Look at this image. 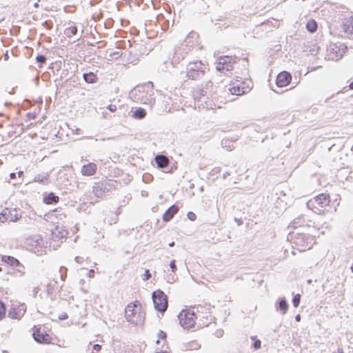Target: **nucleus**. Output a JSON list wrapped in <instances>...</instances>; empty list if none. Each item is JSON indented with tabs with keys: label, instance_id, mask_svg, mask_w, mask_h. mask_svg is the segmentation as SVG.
<instances>
[{
	"label": "nucleus",
	"instance_id": "f257e3e1",
	"mask_svg": "<svg viewBox=\"0 0 353 353\" xmlns=\"http://www.w3.org/2000/svg\"><path fill=\"white\" fill-rule=\"evenodd\" d=\"M288 240L292 244L294 249L299 252H304L310 250L314 242V237L312 235L304 233L290 232Z\"/></svg>",
	"mask_w": 353,
	"mask_h": 353
},
{
	"label": "nucleus",
	"instance_id": "f03ea898",
	"mask_svg": "<svg viewBox=\"0 0 353 353\" xmlns=\"http://www.w3.org/2000/svg\"><path fill=\"white\" fill-rule=\"evenodd\" d=\"M125 316L129 323L135 325H140L143 323L145 313L142 311L139 301L130 303L127 305L125 310Z\"/></svg>",
	"mask_w": 353,
	"mask_h": 353
},
{
	"label": "nucleus",
	"instance_id": "7ed1b4c3",
	"mask_svg": "<svg viewBox=\"0 0 353 353\" xmlns=\"http://www.w3.org/2000/svg\"><path fill=\"white\" fill-rule=\"evenodd\" d=\"M212 82L211 81H208L205 83L204 86L203 85L197 86L194 88L192 91V97L194 98V101H197L198 102L204 101L205 103L204 108H212V107L208 103L207 101L210 99V96L212 98L214 97V94L212 93Z\"/></svg>",
	"mask_w": 353,
	"mask_h": 353
},
{
	"label": "nucleus",
	"instance_id": "20e7f679",
	"mask_svg": "<svg viewBox=\"0 0 353 353\" xmlns=\"http://www.w3.org/2000/svg\"><path fill=\"white\" fill-rule=\"evenodd\" d=\"M330 196L325 194H320L309 200L306 205L307 208L311 209L316 214H321L324 212V208L329 205Z\"/></svg>",
	"mask_w": 353,
	"mask_h": 353
},
{
	"label": "nucleus",
	"instance_id": "39448f33",
	"mask_svg": "<svg viewBox=\"0 0 353 353\" xmlns=\"http://www.w3.org/2000/svg\"><path fill=\"white\" fill-rule=\"evenodd\" d=\"M205 68L200 61L190 62L186 67V75L189 79L196 80L204 75Z\"/></svg>",
	"mask_w": 353,
	"mask_h": 353
},
{
	"label": "nucleus",
	"instance_id": "423d86ee",
	"mask_svg": "<svg viewBox=\"0 0 353 353\" xmlns=\"http://www.w3.org/2000/svg\"><path fill=\"white\" fill-rule=\"evenodd\" d=\"M152 298L155 310L160 312H164L167 310L168 298L163 291L158 290L153 292Z\"/></svg>",
	"mask_w": 353,
	"mask_h": 353
},
{
	"label": "nucleus",
	"instance_id": "0eeeda50",
	"mask_svg": "<svg viewBox=\"0 0 353 353\" xmlns=\"http://www.w3.org/2000/svg\"><path fill=\"white\" fill-rule=\"evenodd\" d=\"M347 50V46L342 43H330L327 48L329 59L338 60L343 56Z\"/></svg>",
	"mask_w": 353,
	"mask_h": 353
},
{
	"label": "nucleus",
	"instance_id": "6e6552de",
	"mask_svg": "<svg viewBox=\"0 0 353 353\" xmlns=\"http://www.w3.org/2000/svg\"><path fill=\"white\" fill-rule=\"evenodd\" d=\"M180 325L186 329L192 328L195 324V314L190 310H183L178 315Z\"/></svg>",
	"mask_w": 353,
	"mask_h": 353
},
{
	"label": "nucleus",
	"instance_id": "1a4fd4ad",
	"mask_svg": "<svg viewBox=\"0 0 353 353\" xmlns=\"http://www.w3.org/2000/svg\"><path fill=\"white\" fill-rule=\"evenodd\" d=\"M21 218V214L18 213L16 208H5L0 213V221L5 223L6 221L16 222Z\"/></svg>",
	"mask_w": 353,
	"mask_h": 353
},
{
	"label": "nucleus",
	"instance_id": "9d476101",
	"mask_svg": "<svg viewBox=\"0 0 353 353\" xmlns=\"http://www.w3.org/2000/svg\"><path fill=\"white\" fill-rule=\"evenodd\" d=\"M144 89L143 87H140L135 90L137 95L136 99L140 101L143 104L152 106L155 102V99L153 97V92L152 90H150V92H145Z\"/></svg>",
	"mask_w": 353,
	"mask_h": 353
},
{
	"label": "nucleus",
	"instance_id": "9b49d317",
	"mask_svg": "<svg viewBox=\"0 0 353 353\" xmlns=\"http://www.w3.org/2000/svg\"><path fill=\"white\" fill-rule=\"evenodd\" d=\"M26 311V305L25 303L12 304L9 312L8 317L12 319H20Z\"/></svg>",
	"mask_w": 353,
	"mask_h": 353
},
{
	"label": "nucleus",
	"instance_id": "f8f14e48",
	"mask_svg": "<svg viewBox=\"0 0 353 353\" xmlns=\"http://www.w3.org/2000/svg\"><path fill=\"white\" fill-rule=\"evenodd\" d=\"M232 59V57H220L216 63V70L224 74H226L225 72L232 71L233 70V63L231 62Z\"/></svg>",
	"mask_w": 353,
	"mask_h": 353
},
{
	"label": "nucleus",
	"instance_id": "ddd939ff",
	"mask_svg": "<svg viewBox=\"0 0 353 353\" xmlns=\"http://www.w3.org/2000/svg\"><path fill=\"white\" fill-rule=\"evenodd\" d=\"M290 226L296 228L302 226H307L308 228L314 227V222L312 220L307 219L305 215H301L295 218L292 223Z\"/></svg>",
	"mask_w": 353,
	"mask_h": 353
},
{
	"label": "nucleus",
	"instance_id": "4468645a",
	"mask_svg": "<svg viewBox=\"0 0 353 353\" xmlns=\"http://www.w3.org/2000/svg\"><path fill=\"white\" fill-rule=\"evenodd\" d=\"M292 80L291 74L287 71H283L279 73L276 79V84L278 87L287 86Z\"/></svg>",
	"mask_w": 353,
	"mask_h": 353
},
{
	"label": "nucleus",
	"instance_id": "2eb2a0df",
	"mask_svg": "<svg viewBox=\"0 0 353 353\" xmlns=\"http://www.w3.org/2000/svg\"><path fill=\"white\" fill-rule=\"evenodd\" d=\"M243 84V82L240 81H236L235 82L232 83L230 85L228 90L231 93L232 95L240 96L245 94L247 92L248 88H245L242 86Z\"/></svg>",
	"mask_w": 353,
	"mask_h": 353
},
{
	"label": "nucleus",
	"instance_id": "dca6fc26",
	"mask_svg": "<svg viewBox=\"0 0 353 353\" xmlns=\"http://www.w3.org/2000/svg\"><path fill=\"white\" fill-rule=\"evenodd\" d=\"M68 234V232L61 228L57 226L54 229L51 231L52 239L55 241H61L63 239H65Z\"/></svg>",
	"mask_w": 353,
	"mask_h": 353
},
{
	"label": "nucleus",
	"instance_id": "f3484780",
	"mask_svg": "<svg viewBox=\"0 0 353 353\" xmlns=\"http://www.w3.org/2000/svg\"><path fill=\"white\" fill-rule=\"evenodd\" d=\"M97 165L94 163H89L83 165L81 168V174L83 176H92L95 174L97 171Z\"/></svg>",
	"mask_w": 353,
	"mask_h": 353
},
{
	"label": "nucleus",
	"instance_id": "a211bd4d",
	"mask_svg": "<svg viewBox=\"0 0 353 353\" xmlns=\"http://www.w3.org/2000/svg\"><path fill=\"white\" fill-rule=\"evenodd\" d=\"M2 261L10 265L12 267H19L25 269L24 265L21 264L18 259L11 256H3Z\"/></svg>",
	"mask_w": 353,
	"mask_h": 353
},
{
	"label": "nucleus",
	"instance_id": "6ab92c4d",
	"mask_svg": "<svg viewBox=\"0 0 353 353\" xmlns=\"http://www.w3.org/2000/svg\"><path fill=\"white\" fill-rule=\"evenodd\" d=\"M178 210L179 208L176 205H172L164 212L163 215V220L166 222L170 221L174 214L177 213Z\"/></svg>",
	"mask_w": 353,
	"mask_h": 353
},
{
	"label": "nucleus",
	"instance_id": "aec40b11",
	"mask_svg": "<svg viewBox=\"0 0 353 353\" xmlns=\"http://www.w3.org/2000/svg\"><path fill=\"white\" fill-rule=\"evenodd\" d=\"M342 29L347 34H353V17L345 19L343 21Z\"/></svg>",
	"mask_w": 353,
	"mask_h": 353
},
{
	"label": "nucleus",
	"instance_id": "412c9836",
	"mask_svg": "<svg viewBox=\"0 0 353 353\" xmlns=\"http://www.w3.org/2000/svg\"><path fill=\"white\" fill-rule=\"evenodd\" d=\"M155 161L159 168H164L168 166L169 159L164 155L159 154L156 156Z\"/></svg>",
	"mask_w": 353,
	"mask_h": 353
},
{
	"label": "nucleus",
	"instance_id": "4be33fe9",
	"mask_svg": "<svg viewBox=\"0 0 353 353\" xmlns=\"http://www.w3.org/2000/svg\"><path fill=\"white\" fill-rule=\"evenodd\" d=\"M200 347V345L196 341H192L187 343H183L181 346V350L183 351L198 350Z\"/></svg>",
	"mask_w": 353,
	"mask_h": 353
},
{
	"label": "nucleus",
	"instance_id": "5701e85b",
	"mask_svg": "<svg viewBox=\"0 0 353 353\" xmlns=\"http://www.w3.org/2000/svg\"><path fill=\"white\" fill-rule=\"evenodd\" d=\"M34 339L39 343H48V336L44 335L42 333H41L39 331H37L33 332L32 334Z\"/></svg>",
	"mask_w": 353,
	"mask_h": 353
},
{
	"label": "nucleus",
	"instance_id": "b1692460",
	"mask_svg": "<svg viewBox=\"0 0 353 353\" xmlns=\"http://www.w3.org/2000/svg\"><path fill=\"white\" fill-rule=\"evenodd\" d=\"M59 201L58 196L55 195L53 192L49 193L47 196L43 198V201L46 204L57 203Z\"/></svg>",
	"mask_w": 353,
	"mask_h": 353
},
{
	"label": "nucleus",
	"instance_id": "393cba45",
	"mask_svg": "<svg viewBox=\"0 0 353 353\" xmlns=\"http://www.w3.org/2000/svg\"><path fill=\"white\" fill-rule=\"evenodd\" d=\"M146 115L145 110L142 108H137L132 112V117L135 119H143Z\"/></svg>",
	"mask_w": 353,
	"mask_h": 353
},
{
	"label": "nucleus",
	"instance_id": "a878e982",
	"mask_svg": "<svg viewBox=\"0 0 353 353\" xmlns=\"http://www.w3.org/2000/svg\"><path fill=\"white\" fill-rule=\"evenodd\" d=\"M83 77L85 81L89 83H95L97 80L96 74H94L93 72L84 73L83 74Z\"/></svg>",
	"mask_w": 353,
	"mask_h": 353
},
{
	"label": "nucleus",
	"instance_id": "bb28decb",
	"mask_svg": "<svg viewBox=\"0 0 353 353\" xmlns=\"http://www.w3.org/2000/svg\"><path fill=\"white\" fill-rule=\"evenodd\" d=\"M306 28L307 30L313 33L316 31L317 30V23L314 19H310L306 24Z\"/></svg>",
	"mask_w": 353,
	"mask_h": 353
},
{
	"label": "nucleus",
	"instance_id": "cd10ccee",
	"mask_svg": "<svg viewBox=\"0 0 353 353\" xmlns=\"http://www.w3.org/2000/svg\"><path fill=\"white\" fill-rule=\"evenodd\" d=\"M48 177L47 173L39 174L34 176V181L44 184L48 181Z\"/></svg>",
	"mask_w": 353,
	"mask_h": 353
},
{
	"label": "nucleus",
	"instance_id": "c85d7f7f",
	"mask_svg": "<svg viewBox=\"0 0 353 353\" xmlns=\"http://www.w3.org/2000/svg\"><path fill=\"white\" fill-rule=\"evenodd\" d=\"M221 145L223 148H225L228 151H231L234 148V142L229 139H223L221 141Z\"/></svg>",
	"mask_w": 353,
	"mask_h": 353
},
{
	"label": "nucleus",
	"instance_id": "c756f323",
	"mask_svg": "<svg viewBox=\"0 0 353 353\" xmlns=\"http://www.w3.org/2000/svg\"><path fill=\"white\" fill-rule=\"evenodd\" d=\"M279 308L282 314H285L288 310V304L285 299H281L279 303Z\"/></svg>",
	"mask_w": 353,
	"mask_h": 353
},
{
	"label": "nucleus",
	"instance_id": "7c9ffc66",
	"mask_svg": "<svg viewBox=\"0 0 353 353\" xmlns=\"http://www.w3.org/2000/svg\"><path fill=\"white\" fill-rule=\"evenodd\" d=\"M77 28L76 26L68 27L65 30V32H64V34L68 37L74 36V35L77 34Z\"/></svg>",
	"mask_w": 353,
	"mask_h": 353
},
{
	"label": "nucleus",
	"instance_id": "2f4dec72",
	"mask_svg": "<svg viewBox=\"0 0 353 353\" xmlns=\"http://www.w3.org/2000/svg\"><path fill=\"white\" fill-rule=\"evenodd\" d=\"M93 193L97 197H101L103 194V191L99 184H95L93 186Z\"/></svg>",
	"mask_w": 353,
	"mask_h": 353
},
{
	"label": "nucleus",
	"instance_id": "473e14b6",
	"mask_svg": "<svg viewBox=\"0 0 353 353\" xmlns=\"http://www.w3.org/2000/svg\"><path fill=\"white\" fill-rule=\"evenodd\" d=\"M251 339L254 341V343L252 345L254 349H255V350L260 349L261 346V341L259 339H257L256 336H251Z\"/></svg>",
	"mask_w": 353,
	"mask_h": 353
},
{
	"label": "nucleus",
	"instance_id": "72a5a7b5",
	"mask_svg": "<svg viewBox=\"0 0 353 353\" xmlns=\"http://www.w3.org/2000/svg\"><path fill=\"white\" fill-rule=\"evenodd\" d=\"M301 296L299 294L295 295L292 299V303L294 307H297L300 304Z\"/></svg>",
	"mask_w": 353,
	"mask_h": 353
},
{
	"label": "nucleus",
	"instance_id": "f704fd0d",
	"mask_svg": "<svg viewBox=\"0 0 353 353\" xmlns=\"http://www.w3.org/2000/svg\"><path fill=\"white\" fill-rule=\"evenodd\" d=\"M37 62L41 65L44 63L46 61V57L43 55L39 54L36 57Z\"/></svg>",
	"mask_w": 353,
	"mask_h": 353
},
{
	"label": "nucleus",
	"instance_id": "c9c22d12",
	"mask_svg": "<svg viewBox=\"0 0 353 353\" xmlns=\"http://www.w3.org/2000/svg\"><path fill=\"white\" fill-rule=\"evenodd\" d=\"M6 313V307L2 302H0V320L3 319Z\"/></svg>",
	"mask_w": 353,
	"mask_h": 353
},
{
	"label": "nucleus",
	"instance_id": "e433bc0d",
	"mask_svg": "<svg viewBox=\"0 0 353 353\" xmlns=\"http://www.w3.org/2000/svg\"><path fill=\"white\" fill-rule=\"evenodd\" d=\"M187 216L190 221H195L196 219V215L192 212H188Z\"/></svg>",
	"mask_w": 353,
	"mask_h": 353
},
{
	"label": "nucleus",
	"instance_id": "4c0bfd02",
	"mask_svg": "<svg viewBox=\"0 0 353 353\" xmlns=\"http://www.w3.org/2000/svg\"><path fill=\"white\" fill-rule=\"evenodd\" d=\"M151 277V274L148 270H146L145 271V273L143 274V279L144 281L148 280Z\"/></svg>",
	"mask_w": 353,
	"mask_h": 353
},
{
	"label": "nucleus",
	"instance_id": "58836bf2",
	"mask_svg": "<svg viewBox=\"0 0 353 353\" xmlns=\"http://www.w3.org/2000/svg\"><path fill=\"white\" fill-rule=\"evenodd\" d=\"M170 268H171V270H172V272H176V271L177 268H176V264H175V261H174V260H173V261H172L170 262Z\"/></svg>",
	"mask_w": 353,
	"mask_h": 353
},
{
	"label": "nucleus",
	"instance_id": "ea45409f",
	"mask_svg": "<svg viewBox=\"0 0 353 353\" xmlns=\"http://www.w3.org/2000/svg\"><path fill=\"white\" fill-rule=\"evenodd\" d=\"M108 109L112 112H114L117 110V105L114 104H110L108 105Z\"/></svg>",
	"mask_w": 353,
	"mask_h": 353
},
{
	"label": "nucleus",
	"instance_id": "a19ab883",
	"mask_svg": "<svg viewBox=\"0 0 353 353\" xmlns=\"http://www.w3.org/2000/svg\"><path fill=\"white\" fill-rule=\"evenodd\" d=\"M159 338L161 339H165L166 338V334L162 330H160L158 334Z\"/></svg>",
	"mask_w": 353,
	"mask_h": 353
},
{
	"label": "nucleus",
	"instance_id": "79ce46f5",
	"mask_svg": "<svg viewBox=\"0 0 353 353\" xmlns=\"http://www.w3.org/2000/svg\"><path fill=\"white\" fill-rule=\"evenodd\" d=\"M101 349V345L99 344H94L92 346L93 351L99 352Z\"/></svg>",
	"mask_w": 353,
	"mask_h": 353
},
{
	"label": "nucleus",
	"instance_id": "37998d69",
	"mask_svg": "<svg viewBox=\"0 0 353 353\" xmlns=\"http://www.w3.org/2000/svg\"><path fill=\"white\" fill-rule=\"evenodd\" d=\"M68 317V314L66 313L63 312L61 315L59 316V319L63 321V320L67 319Z\"/></svg>",
	"mask_w": 353,
	"mask_h": 353
},
{
	"label": "nucleus",
	"instance_id": "c03bdc74",
	"mask_svg": "<svg viewBox=\"0 0 353 353\" xmlns=\"http://www.w3.org/2000/svg\"><path fill=\"white\" fill-rule=\"evenodd\" d=\"M223 331L222 330H217L216 332H215V335L217 336V337H221L223 336Z\"/></svg>",
	"mask_w": 353,
	"mask_h": 353
},
{
	"label": "nucleus",
	"instance_id": "a18cd8bd",
	"mask_svg": "<svg viewBox=\"0 0 353 353\" xmlns=\"http://www.w3.org/2000/svg\"><path fill=\"white\" fill-rule=\"evenodd\" d=\"M74 261H76V263L81 264L83 263V257L81 256H76Z\"/></svg>",
	"mask_w": 353,
	"mask_h": 353
},
{
	"label": "nucleus",
	"instance_id": "49530a36",
	"mask_svg": "<svg viewBox=\"0 0 353 353\" xmlns=\"http://www.w3.org/2000/svg\"><path fill=\"white\" fill-rule=\"evenodd\" d=\"M17 273L19 274V276H22L25 275L24 269L22 268H19V269L17 270Z\"/></svg>",
	"mask_w": 353,
	"mask_h": 353
},
{
	"label": "nucleus",
	"instance_id": "de8ad7c7",
	"mask_svg": "<svg viewBox=\"0 0 353 353\" xmlns=\"http://www.w3.org/2000/svg\"><path fill=\"white\" fill-rule=\"evenodd\" d=\"M88 276L90 278H93L94 276V270L93 269L89 270Z\"/></svg>",
	"mask_w": 353,
	"mask_h": 353
},
{
	"label": "nucleus",
	"instance_id": "09e8293b",
	"mask_svg": "<svg viewBox=\"0 0 353 353\" xmlns=\"http://www.w3.org/2000/svg\"><path fill=\"white\" fill-rule=\"evenodd\" d=\"M67 272V268H65V267H61L60 269H59V272L60 273H66Z\"/></svg>",
	"mask_w": 353,
	"mask_h": 353
},
{
	"label": "nucleus",
	"instance_id": "8fccbe9b",
	"mask_svg": "<svg viewBox=\"0 0 353 353\" xmlns=\"http://www.w3.org/2000/svg\"><path fill=\"white\" fill-rule=\"evenodd\" d=\"M174 281V276H169V277L168 278V283H173Z\"/></svg>",
	"mask_w": 353,
	"mask_h": 353
},
{
	"label": "nucleus",
	"instance_id": "3c124183",
	"mask_svg": "<svg viewBox=\"0 0 353 353\" xmlns=\"http://www.w3.org/2000/svg\"><path fill=\"white\" fill-rule=\"evenodd\" d=\"M60 277L62 281H64L66 278V273H60Z\"/></svg>",
	"mask_w": 353,
	"mask_h": 353
},
{
	"label": "nucleus",
	"instance_id": "603ef678",
	"mask_svg": "<svg viewBox=\"0 0 353 353\" xmlns=\"http://www.w3.org/2000/svg\"><path fill=\"white\" fill-rule=\"evenodd\" d=\"M16 178V173L12 172L10 174V179H13Z\"/></svg>",
	"mask_w": 353,
	"mask_h": 353
},
{
	"label": "nucleus",
	"instance_id": "864d4df0",
	"mask_svg": "<svg viewBox=\"0 0 353 353\" xmlns=\"http://www.w3.org/2000/svg\"><path fill=\"white\" fill-rule=\"evenodd\" d=\"M295 320H296V321H301V315L300 314H297L295 316Z\"/></svg>",
	"mask_w": 353,
	"mask_h": 353
},
{
	"label": "nucleus",
	"instance_id": "5fc2aeb1",
	"mask_svg": "<svg viewBox=\"0 0 353 353\" xmlns=\"http://www.w3.org/2000/svg\"><path fill=\"white\" fill-rule=\"evenodd\" d=\"M17 174H18L19 177L21 178L23 175V171H19Z\"/></svg>",
	"mask_w": 353,
	"mask_h": 353
},
{
	"label": "nucleus",
	"instance_id": "6e6d98bb",
	"mask_svg": "<svg viewBox=\"0 0 353 353\" xmlns=\"http://www.w3.org/2000/svg\"><path fill=\"white\" fill-rule=\"evenodd\" d=\"M235 221L237 222V224L240 225L242 223V221L236 218H235Z\"/></svg>",
	"mask_w": 353,
	"mask_h": 353
},
{
	"label": "nucleus",
	"instance_id": "4d7b16f0",
	"mask_svg": "<svg viewBox=\"0 0 353 353\" xmlns=\"http://www.w3.org/2000/svg\"><path fill=\"white\" fill-rule=\"evenodd\" d=\"M84 283H85V280L84 279H80V281H79V284L80 285H83L84 284Z\"/></svg>",
	"mask_w": 353,
	"mask_h": 353
},
{
	"label": "nucleus",
	"instance_id": "13d9d810",
	"mask_svg": "<svg viewBox=\"0 0 353 353\" xmlns=\"http://www.w3.org/2000/svg\"><path fill=\"white\" fill-rule=\"evenodd\" d=\"M229 175V173L228 172H225L223 175V179H225Z\"/></svg>",
	"mask_w": 353,
	"mask_h": 353
},
{
	"label": "nucleus",
	"instance_id": "bf43d9fd",
	"mask_svg": "<svg viewBox=\"0 0 353 353\" xmlns=\"http://www.w3.org/2000/svg\"><path fill=\"white\" fill-rule=\"evenodd\" d=\"M48 293H52V289L50 288V285H49L48 287Z\"/></svg>",
	"mask_w": 353,
	"mask_h": 353
},
{
	"label": "nucleus",
	"instance_id": "052dcab7",
	"mask_svg": "<svg viewBox=\"0 0 353 353\" xmlns=\"http://www.w3.org/2000/svg\"><path fill=\"white\" fill-rule=\"evenodd\" d=\"M170 247H173L174 245V241H172L171 243H169L168 245Z\"/></svg>",
	"mask_w": 353,
	"mask_h": 353
},
{
	"label": "nucleus",
	"instance_id": "680f3d73",
	"mask_svg": "<svg viewBox=\"0 0 353 353\" xmlns=\"http://www.w3.org/2000/svg\"><path fill=\"white\" fill-rule=\"evenodd\" d=\"M4 105H5V106L8 107V106L11 105V103H10V102H6Z\"/></svg>",
	"mask_w": 353,
	"mask_h": 353
},
{
	"label": "nucleus",
	"instance_id": "e2e57ef3",
	"mask_svg": "<svg viewBox=\"0 0 353 353\" xmlns=\"http://www.w3.org/2000/svg\"><path fill=\"white\" fill-rule=\"evenodd\" d=\"M349 87L351 90H353V81L350 83Z\"/></svg>",
	"mask_w": 353,
	"mask_h": 353
},
{
	"label": "nucleus",
	"instance_id": "0e129e2a",
	"mask_svg": "<svg viewBox=\"0 0 353 353\" xmlns=\"http://www.w3.org/2000/svg\"><path fill=\"white\" fill-rule=\"evenodd\" d=\"M338 353H343V349L339 348L338 349Z\"/></svg>",
	"mask_w": 353,
	"mask_h": 353
},
{
	"label": "nucleus",
	"instance_id": "69168bd1",
	"mask_svg": "<svg viewBox=\"0 0 353 353\" xmlns=\"http://www.w3.org/2000/svg\"><path fill=\"white\" fill-rule=\"evenodd\" d=\"M8 59V54L6 53L5 55H4V59L5 60H7Z\"/></svg>",
	"mask_w": 353,
	"mask_h": 353
},
{
	"label": "nucleus",
	"instance_id": "338daca9",
	"mask_svg": "<svg viewBox=\"0 0 353 353\" xmlns=\"http://www.w3.org/2000/svg\"><path fill=\"white\" fill-rule=\"evenodd\" d=\"M13 91H14V88H12V91H9L8 92H9V94H13L14 93Z\"/></svg>",
	"mask_w": 353,
	"mask_h": 353
},
{
	"label": "nucleus",
	"instance_id": "774afa93",
	"mask_svg": "<svg viewBox=\"0 0 353 353\" xmlns=\"http://www.w3.org/2000/svg\"><path fill=\"white\" fill-rule=\"evenodd\" d=\"M157 353H167V352H165V351H161V352H157Z\"/></svg>",
	"mask_w": 353,
	"mask_h": 353
}]
</instances>
